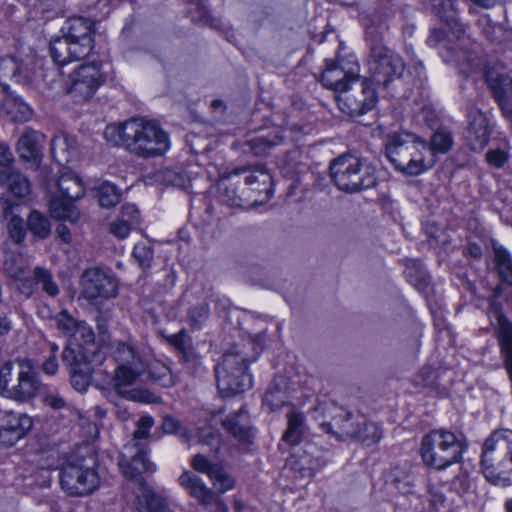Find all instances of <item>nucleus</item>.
<instances>
[{
    "mask_svg": "<svg viewBox=\"0 0 512 512\" xmlns=\"http://www.w3.org/2000/svg\"><path fill=\"white\" fill-rule=\"evenodd\" d=\"M509 456L512 463V430L495 431L486 439L482 452V472L484 477L495 485L505 486L510 480L503 470L497 471L498 466H505V457Z\"/></svg>",
    "mask_w": 512,
    "mask_h": 512,
    "instance_id": "8",
    "label": "nucleus"
},
{
    "mask_svg": "<svg viewBox=\"0 0 512 512\" xmlns=\"http://www.w3.org/2000/svg\"><path fill=\"white\" fill-rule=\"evenodd\" d=\"M26 75L22 68V64L12 56L0 58V85L6 96H10V87L7 81L21 83L25 81Z\"/></svg>",
    "mask_w": 512,
    "mask_h": 512,
    "instance_id": "29",
    "label": "nucleus"
},
{
    "mask_svg": "<svg viewBox=\"0 0 512 512\" xmlns=\"http://www.w3.org/2000/svg\"><path fill=\"white\" fill-rule=\"evenodd\" d=\"M15 363L18 366L17 382L13 384L11 390H8L9 398L20 403H26L42 393L45 385L41 382L30 359L18 358Z\"/></svg>",
    "mask_w": 512,
    "mask_h": 512,
    "instance_id": "12",
    "label": "nucleus"
},
{
    "mask_svg": "<svg viewBox=\"0 0 512 512\" xmlns=\"http://www.w3.org/2000/svg\"><path fill=\"white\" fill-rule=\"evenodd\" d=\"M303 422L304 419L300 413H289L288 425L282 441L291 446L299 444L303 434Z\"/></svg>",
    "mask_w": 512,
    "mask_h": 512,
    "instance_id": "41",
    "label": "nucleus"
},
{
    "mask_svg": "<svg viewBox=\"0 0 512 512\" xmlns=\"http://www.w3.org/2000/svg\"><path fill=\"white\" fill-rule=\"evenodd\" d=\"M248 362L250 360L236 346L223 354L215 374L218 390L224 397L242 393L252 386Z\"/></svg>",
    "mask_w": 512,
    "mask_h": 512,
    "instance_id": "6",
    "label": "nucleus"
},
{
    "mask_svg": "<svg viewBox=\"0 0 512 512\" xmlns=\"http://www.w3.org/2000/svg\"><path fill=\"white\" fill-rule=\"evenodd\" d=\"M183 368L191 375H200L204 371L201 358L195 352H186V355L179 358Z\"/></svg>",
    "mask_w": 512,
    "mask_h": 512,
    "instance_id": "51",
    "label": "nucleus"
},
{
    "mask_svg": "<svg viewBox=\"0 0 512 512\" xmlns=\"http://www.w3.org/2000/svg\"><path fill=\"white\" fill-rule=\"evenodd\" d=\"M358 75L352 71H346L338 60L329 61L321 74V83L327 89L336 93V96L351 88L352 79Z\"/></svg>",
    "mask_w": 512,
    "mask_h": 512,
    "instance_id": "23",
    "label": "nucleus"
},
{
    "mask_svg": "<svg viewBox=\"0 0 512 512\" xmlns=\"http://www.w3.org/2000/svg\"><path fill=\"white\" fill-rule=\"evenodd\" d=\"M466 448L462 434L434 429L422 437L420 455L427 467L441 471L460 463Z\"/></svg>",
    "mask_w": 512,
    "mask_h": 512,
    "instance_id": "3",
    "label": "nucleus"
},
{
    "mask_svg": "<svg viewBox=\"0 0 512 512\" xmlns=\"http://www.w3.org/2000/svg\"><path fill=\"white\" fill-rule=\"evenodd\" d=\"M330 177L335 186L346 193L370 189L377 183L376 172L370 165L352 154H342L329 165Z\"/></svg>",
    "mask_w": 512,
    "mask_h": 512,
    "instance_id": "5",
    "label": "nucleus"
},
{
    "mask_svg": "<svg viewBox=\"0 0 512 512\" xmlns=\"http://www.w3.org/2000/svg\"><path fill=\"white\" fill-rule=\"evenodd\" d=\"M307 156L298 149L289 151L282 165V172L285 176L294 179L308 170Z\"/></svg>",
    "mask_w": 512,
    "mask_h": 512,
    "instance_id": "33",
    "label": "nucleus"
},
{
    "mask_svg": "<svg viewBox=\"0 0 512 512\" xmlns=\"http://www.w3.org/2000/svg\"><path fill=\"white\" fill-rule=\"evenodd\" d=\"M128 224L135 226L139 223L140 212L135 204L127 203L121 207L120 215L118 217Z\"/></svg>",
    "mask_w": 512,
    "mask_h": 512,
    "instance_id": "61",
    "label": "nucleus"
},
{
    "mask_svg": "<svg viewBox=\"0 0 512 512\" xmlns=\"http://www.w3.org/2000/svg\"><path fill=\"white\" fill-rule=\"evenodd\" d=\"M218 199L221 203L231 208H245L251 206V203L238 194L237 188L226 181L218 183Z\"/></svg>",
    "mask_w": 512,
    "mask_h": 512,
    "instance_id": "36",
    "label": "nucleus"
},
{
    "mask_svg": "<svg viewBox=\"0 0 512 512\" xmlns=\"http://www.w3.org/2000/svg\"><path fill=\"white\" fill-rule=\"evenodd\" d=\"M383 436L381 427L376 423H366L359 420V433L353 438L360 440L363 444L370 446L378 443Z\"/></svg>",
    "mask_w": 512,
    "mask_h": 512,
    "instance_id": "46",
    "label": "nucleus"
},
{
    "mask_svg": "<svg viewBox=\"0 0 512 512\" xmlns=\"http://www.w3.org/2000/svg\"><path fill=\"white\" fill-rule=\"evenodd\" d=\"M210 479L220 486L221 492H225L234 486V479L220 465Z\"/></svg>",
    "mask_w": 512,
    "mask_h": 512,
    "instance_id": "59",
    "label": "nucleus"
},
{
    "mask_svg": "<svg viewBox=\"0 0 512 512\" xmlns=\"http://www.w3.org/2000/svg\"><path fill=\"white\" fill-rule=\"evenodd\" d=\"M494 253L501 280L508 285H512V259L510 254L504 248H495Z\"/></svg>",
    "mask_w": 512,
    "mask_h": 512,
    "instance_id": "45",
    "label": "nucleus"
},
{
    "mask_svg": "<svg viewBox=\"0 0 512 512\" xmlns=\"http://www.w3.org/2000/svg\"><path fill=\"white\" fill-rule=\"evenodd\" d=\"M13 363L5 362L0 368V393L9 398L8 390L13 387L12 383Z\"/></svg>",
    "mask_w": 512,
    "mask_h": 512,
    "instance_id": "56",
    "label": "nucleus"
},
{
    "mask_svg": "<svg viewBox=\"0 0 512 512\" xmlns=\"http://www.w3.org/2000/svg\"><path fill=\"white\" fill-rule=\"evenodd\" d=\"M32 418L24 413L5 411L0 420V446L10 447L31 430Z\"/></svg>",
    "mask_w": 512,
    "mask_h": 512,
    "instance_id": "17",
    "label": "nucleus"
},
{
    "mask_svg": "<svg viewBox=\"0 0 512 512\" xmlns=\"http://www.w3.org/2000/svg\"><path fill=\"white\" fill-rule=\"evenodd\" d=\"M311 413L319 428L338 441L352 439L359 433V417L334 402H319Z\"/></svg>",
    "mask_w": 512,
    "mask_h": 512,
    "instance_id": "7",
    "label": "nucleus"
},
{
    "mask_svg": "<svg viewBox=\"0 0 512 512\" xmlns=\"http://www.w3.org/2000/svg\"><path fill=\"white\" fill-rule=\"evenodd\" d=\"M223 428L236 440L250 443L254 436L248 412L242 406L237 412L231 413L222 421Z\"/></svg>",
    "mask_w": 512,
    "mask_h": 512,
    "instance_id": "25",
    "label": "nucleus"
},
{
    "mask_svg": "<svg viewBox=\"0 0 512 512\" xmlns=\"http://www.w3.org/2000/svg\"><path fill=\"white\" fill-rule=\"evenodd\" d=\"M158 179L166 186L184 188L189 181L187 175L180 167H165L158 171Z\"/></svg>",
    "mask_w": 512,
    "mask_h": 512,
    "instance_id": "44",
    "label": "nucleus"
},
{
    "mask_svg": "<svg viewBox=\"0 0 512 512\" xmlns=\"http://www.w3.org/2000/svg\"><path fill=\"white\" fill-rule=\"evenodd\" d=\"M43 397L42 402L54 409L61 410L67 406L66 399L57 389H49L45 386V389L42 391Z\"/></svg>",
    "mask_w": 512,
    "mask_h": 512,
    "instance_id": "52",
    "label": "nucleus"
},
{
    "mask_svg": "<svg viewBox=\"0 0 512 512\" xmlns=\"http://www.w3.org/2000/svg\"><path fill=\"white\" fill-rule=\"evenodd\" d=\"M3 268L10 278L22 282L23 292H26L28 295L31 293V284L28 272L21 257L13 254L6 256Z\"/></svg>",
    "mask_w": 512,
    "mask_h": 512,
    "instance_id": "32",
    "label": "nucleus"
},
{
    "mask_svg": "<svg viewBox=\"0 0 512 512\" xmlns=\"http://www.w3.org/2000/svg\"><path fill=\"white\" fill-rule=\"evenodd\" d=\"M61 488L70 496H85L99 485V476L95 469L77 463H67L60 468Z\"/></svg>",
    "mask_w": 512,
    "mask_h": 512,
    "instance_id": "11",
    "label": "nucleus"
},
{
    "mask_svg": "<svg viewBox=\"0 0 512 512\" xmlns=\"http://www.w3.org/2000/svg\"><path fill=\"white\" fill-rule=\"evenodd\" d=\"M469 125L465 138L472 151H481L489 142L490 129L488 119L479 110L472 111L469 115Z\"/></svg>",
    "mask_w": 512,
    "mask_h": 512,
    "instance_id": "24",
    "label": "nucleus"
},
{
    "mask_svg": "<svg viewBox=\"0 0 512 512\" xmlns=\"http://www.w3.org/2000/svg\"><path fill=\"white\" fill-rule=\"evenodd\" d=\"M94 22L83 17H71L61 28V36L50 42L51 57L63 66L87 57L93 48Z\"/></svg>",
    "mask_w": 512,
    "mask_h": 512,
    "instance_id": "2",
    "label": "nucleus"
},
{
    "mask_svg": "<svg viewBox=\"0 0 512 512\" xmlns=\"http://www.w3.org/2000/svg\"><path fill=\"white\" fill-rule=\"evenodd\" d=\"M55 323L65 335L73 336L79 321H76L67 310H63L55 317Z\"/></svg>",
    "mask_w": 512,
    "mask_h": 512,
    "instance_id": "53",
    "label": "nucleus"
},
{
    "mask_svg": "<svg viewBox=\"0 0 512 512\" xmlns=\"http://www.w3.org/2000/svg\"><path fill=\"white\" fill-rule=\"evenodd\" d=\"M199 441L217 452L220 449L221 436L214 432L212 428H204L200 432Z\"/></svg>",
    "mask_w": 512,
    "mask_h": 512,
    "instance_id": "58",
    "label": "nucleus"
},
{
    "mask_svg": "<svg viewBox=\"0 0 512 512\" xmlns=\"http://www.w3.org/2000/svg\"><path fill=\"white\" fill-rule=\"evenodd\" d=\"M143 367L117 366L114 375V388L118 395L133 401L150 402L152 394L146 390L130 389Z\"/></svg>",
    "mask_w": 512,
    "mask_h": 512,
    "instance_id": "20",
    "label": "nucleus"
},
{
    "mask_svg": "<svg viewBox=\"0 0 512 512\" xmlns=\"http://www.w3.org/2000/svg\"><path fill=\"white\" fill-rule=\"evenodd\" d=\"M74 140L64 135L56 136L51 141V152L54 159L61 165L70 162L74 154Z\"/></svg>",
    "mask_w": 512,
    "mask_h": 512,
    "instance_id": "37",
    "label": "nucleus"
},
{
    "mask_svg": "<svg viewBox=\"0 0 512 512\" xmlns=\"http://www.w3.org/2000/svg\"><path fill=\"white\" fill-rule=\"evenodd\" d=\"M416 142V134L408 131H399L388 134L385 139V155L395 169L402 172V166L408 159V153Z\"/></svg>",
    "mask_w": 512,
    "mask_h": 512,
    "instance_id": "19",
    "label": "nucleus"
},
{
    "mask_svg": "<svg viewBox=\"0 0 512 512\" xmlns=\"http://www.w3.org/2000/svg\"><path fill=\"white\" fill-rule=\"evenodd\" d=\"M209 306L201 303L189 309V318L195 325H201L209 317Z\"/></svg>",
    "mask_w": 512,
    "mask_h": 512,
    "instance_id": "62",
    "label": "nucleus"
},
{
    "mask_svg": "<svg viewBox=\"0 0 512 512\" xmlns=\"http://www.w3.org/2000/svg\"><path fill=\"white\" fill-rule=\"evenodd\" d=\"M456 1L457 0H425V3L432 13L459 35L463 33V29L457 17Z\"/></svg>",
    "mask_w": 512,
    "mask_h": 512,
    "instance_id": "27",
    "label": "nucleus"
},
{
    "mask_svg": "<svg viewBox=\"0 0 512 512\" xmlns=\"http://www.w3.org/2000/svg\"><path fill=\"white\" fill-rule=\"evenodd\" d=\"M153 426V418L150 416H142L137 422V429L133 433V438L129 443H137L142 446L139 441L148 438L149 431Z\"/></svg>",
    "mask_w": 512,
    "mask_h": 512,
    "instance_id": "55",
    "label": "nucleus"
},
{
    "mask_svg": "<svg viewBox=\"0 0 512 512\" xmlns=\"http://www.w3.org/2000/svg\"><path fill=\"white\" fill-rule=\"evenodd\" d=\"M44 140V134L32 129H26L17 142V152L20 158L25 161L39 162Z\"/></svg>",
    "mask_w": 512,
    "mask_h": 512,
    "instance_id": "26",
    "label": "nucleus"
},
{
    "mask_svg": "<svg viewBox=\"0 0 512 512\" xmlns=\"http://www.w3.org/2000/svg\"><path fill=\"white\" fill-rule=\"evenodd\" d=\"M453 145V137L451 133L445 129L437 130L433 133L429 147V156L435 157L437 153H447Z\"/></svg>",
    "mask_w": 512,
    "mask_h": 512,
    "instance_id": "43",
    "label": "nucleus"
},
{
    "mask_svg": "<svg viewBox=\"0 0 512 512\" xmlns=\"http://www.w3.org/2000/svg\"><path fill=\"white\" fill-rule=\"evenodd\" d=\"M34 279L37 284H40L42 290L49 296L55 297L59 294V287L53 280L52 274L49 270L42 267L34 269Z\"/></svg>",
    "mask_w": 512,
    "mask_h": 512,
    "instance_id": "47",
    "label": "nucleus"
},
{
    "mask_svg": "<svg viewBox=\"0 0 512 512\" xmlns=\"http://www.w3.org/2000/svg\"><path fill=\"white\" fill-rule=\"evenodd\" d=\"M407 158L401 172L406 176L421 175L435 164V158L429 156L428 142L418 135H416V142L413 143V148Z\"/></svg>",
    "mask_w": 512,
    "mask_h": 512,
    "instance_id": "21",
    "label": "nucleus"
},
{
    "mask_svg": "<svg viewBox=\"0 0 512 512\" xmlns=\"http://www.w3.org/2000/svg\"><path fill=\"white\" fill-rule=\"evenodd\" d=\"M132 257L137 262L138 266L143 270L146 271L151 268L153 258H154V251L152 246L147 245L145 243H137L134 245L133 251H132Z\"/></svg>",
    "mask_w": 512,
    "mask_h": 512,
    "instance_id": "48",
    "label": "nucleus"
},
{
    "mask_svg": "<svg viewBox=\"0 0 512 512\" xmlns=\"http://www.w3.org/2000/svg\"><path fill=\"white\" fill-rule=\"evenodd\" d=\"M190 464L195 471L206 474L209 477H212L219 466V464L211 462L206 456L200 453L192 457Z\"/></svg>",
    "mask_w": 512,
    "mask_h": 512,
    "instance_id": "54",
    "label": "nucleus"
},
{
    "mask_svg": "<svg viewBox=\"0 0 512 512\" xmlns=\"http://www.w3.org/2000/svg\"><path fill=\"white\" fill-rule=\"evenodd\" d=\"M14 162L13 153L8 144L0 142V172H8Z\"/></svg>",
    "mask_w": 512,
    "mask_h": 512,
    "instance_id": "63",
    "label": "nucleus"
},
{
    "mask_svg": "<svg viewBox=\"0 0 512 512\" xmlns=\"http://www.w3.org/2000/svg\"><path fill=\"white\" fill-rule=\"evenodd\" d=\"M485 78L502 116L512 127V78L494 69H487Z\"/></svg>",
    "mask_w": 512,
    "mask_h": 512,
    "instance_id": "16",
    "label": "nucleus"
},
{
    "mask_svg": "<svg viewBox=\"0 0 512 512\" xmlns=\"http://www.w3.org/2000/svg\"><path fill=\"white\" fill-rule=\"evenodd\" d=\"M282 378L274 379L269 385L264 397L263 404L268 406L271 411L278 410L287 401L286 393L283 389Z\"/></svg>",
    "mask_w": 512,
    "mask_h": 512,
    "instance_id": "38",
    "label": "nucleus"
},
{
    "mask_svg": "<svg viewBox=\"0 0 512 512\" xmlns=\"http://www.w3.org/2000/svg\"><path fill=\"white\" fill-rule=\"evenodd\" d=\"M132 227V225L128 224L124 220L117 218L110 224V232L114 236L124 239L129 235Z\"/></svg>",
    "mask_w": 512,
    "mask_h": 512,
    "instance_id": "64",
    "label": "nucleus"
},
{
    "mask_svg": "<svg viewBox=\"0 0 512 512\" xmlns=\"http://www.w3.org/2000/svg\"><path fill=\"white\" fill-rule=\"evenodd\" d=\"M81 294L87 300L114 298L118 292L117 281L104 270L93 267L86 269L81 277Z\"/></svg>",
    "mask_w": 512,
    "mask_h": 512,
    "instance_id": "14",
    "label": "nucleus"
},
{
    "mask_svg": "<svg viewBox=\"0 0 512 512\" xmlns=\"http://www.w3.org/2000/svg\"><path fill=\"white\" fill-rule=\"evenodd\" d=\"M428 501L430 508L435 512H447L449 510V504L443 491L434 486H428Z\"/></svg>",
    "mask_w": 512,
    "mask_h": 512,
    "instance_id": "49",
    "label": "nucleus"
},
{
    "mask_svg": "<svg viewBox=\"0 0 512 512\" xmlns=\"http://www.w3.org/2000/svg\"><path fill=\"white\" fill-rule=\"evenodd\" d=\"M391 485L402 494L410 493L412 488L410 477L399 470H395Z\"/></svg>",
    "mask_w": 512,
    "mask_h": 512,
    "instance_id": "60",
    "label": "nucleus"
},
{
    "mask_svg": "<svg viewBox=\"0 0 512 512\" xmlns=\"http://www.w3.org/2000/svg\"><path fill=\"white\" fill-rule=\"evenodd\" d=\"M63 362L70 368V371L92 377L96 366L101 365L104 354L100 350L83 349L81 346L76 349L66 346L62 352Z\"/></svg>",
    "mask_w": 512,
    "mask_h": 512,
    "instance_id": "18",
    "label": "nucleus"
},
{
    "mask_svg": "<svg viewBox=\"0 0 512 512\" xmlns=\"http://www.w3.org/2000/svg\"><path fill=\"white\" fill-rule=\"evenodd\" d=\"M112 355L118 366L143 367L140 355L130 344L117 342Z\"/></svg>",
    "mask_w": 512,
    "mask_h": 512,
    "instance_id": "35",
    "label": "nucleus"
},
{
    "mask_svg": "<svg viewBox=\"0 0 512 512\" xmlns=\"http://www.w3.org/2000/svg\"><path fill=\"white\" fill-rule=\"evenodd\" d=\"M104 137L112 145L144 159L163 156L170 148L168 133L156 122L140 118L108 125Z\"/></svg>",
    "mask_w": 512,
    "mask_h": 512,
    "instance_id": "1",
    "label": "nucleus"
},
{
    "mask_svg": "<svg viewBox=\"0 0 512 512\" xmlns=\"http://www.w3.org/2000/svg\"><path fill=\"white\" fill-rule=\"evenodd\" d=\"M27 229L37 238L46 239L51 233V224L47 216L33 210L27 219Z\"/></svg>",
    "mask_w": 512,
    "mask_h": 512,
    "instance_id": "40",
    "label": "nucleus"
},
{
    "mask_svg": "<svg viewBox=\"0 0 512 512\" xmlns=\"http://www.w3.org/2000/svg\"><path fill=\"white\" fill-rule=\"evenodd\" d=\"M104 81L98 65L84 64L71 75V84L67 93L77 103L86 102L94 96Z\"/></svg>",
    "mask_w": 512,
    "mask_h": 512,
    "instance_id": "13",
    "label": "nucleus"
},
{
    "mask_svg": "<svg viewBox=\"0 0 512 512\" xmlns=\"http://www.w3.org/2000/svg\"><path fill=\"white\" fill-rule=\"evenodd\" d=\"M386 29L384 25H369L365 33L370 51L367 61L370 75L376 84L383 86L400 78L405 68L402 58L383 42Z\"/></svg>",
    "mask_w": 512,
    "mask_h": 512,
    "instance_id": "4",
    "label": "nucleus"
},
{
    "mask_svg": "<svg viewBox=\"0 0 512 512\" xmlns=\"http://www.w3.org/2000/svg\"><path fill=\"white\" fill-rule=\"evenodd\" d=\"M96 194L99 204L103 208L114 207L121 199V190L110 182H102L96 188Z\"/></svg>",
    "mask_w": 512,
    "mask_h": 512,
    "instance_id": "42",
    "label": "nucleus"
},
{
    "mask_svg": "<svg viewBox=\"0 0 512 512\" xmlns=\"http://www.w3.org/2000/svg\"><path fill=\"white\" fill-rule=\"evenodd\" d=\"M0 204L3 211V216L5 218L10 216L7 229L11 239L15 243H21L24 240L26 236V230L28 229L27 224L25 225L23 219L20 216L14 214V210L17 209L19 205L3 198L0 200Z\"/></svg>",
    "mask_w": 512,
    "mask_h": 512,
    "instance_id": "30",
    "label": "nucleus"
},
{
    "mask_svg": "<svg viewBox=\"0 0 512 512\" xmlns=\"http://www.w3.org/2000/svg\"><path fill=\"white\" fill-rule=\"evenodd\" d=\"M118 465L122 474L132 480L136 487L139 486V480H144V473L154 470L145 448L137 443H127L124 446Z\"/></svg>",
    "mask_w": 512,
    "mask_h": 512,
    "instance_id": "15",
    "label": "nucleus"
},
{
    "mask_svg": "<svg viewBox=\"0 0 512 512\" xmlns=\"http://www.w3.org/2000/svg\"><path fill=\"white\" fill-rule=\"evenodd\" d=\"M508 159V152L502 148L490 149L486 153L487 163L495 168H502L507 163Z\"/></svg>",
    "mask_w": 512,
    "mask_h": 512,
    "instance_id": "57",
    "label": "nucleus"
},
{
    "mask_svg": "<svg viewBox=\"0 0 512 512\" xmlns=\"http://www.w3.org/2000/svg\"><path fill=\"white\" fill-rule=\"evenodd\" d=\"M178 481L188 494L195 498L205 509L208 506H213L212 512H216V503H223L221 500L215 498L214 492L208 488L202 479L194 472L184 471Z\"/></svg>",
    "mask_w": 512,
    "mask_h": 512,
    "instance_id": "22",
    "label": "nucleus"
},
{
    "mask_svg": "<svg viewBox=\"0 0 512 512\" xmlns=\"http://www.w3.org/2000/svg\"><path fill=\"white\" fill-rule=\"evenodd\" d=\"M140 512H169L165 500L156 494L145 482L139 480V486L135 490Z\"/></svg>",
    "mask_w": 512,
    "mask_h": 512,
    "instance_id": "28",
    "label": "nucleus"
},
{
    "mask_svg": "<svg viewBox=\"0 0 512 512\" xmlns=\"http://www.w3.org/2000/svg\"><path fill=\"white\" fill-rule=\"evenodd\" d=\"M169 343L177 350L179 358L186 355V352L193 351L191 339L185 330H181L168 338Z\"/></svg>",
    "mask_w": 512,
    "mask_h": 512,
    "instance_id": "50",
    "label": "nucleus"
},
{
    "mask_svg": "<svg viewBox=\"0 0 512 512\" xmlns=\"http://www.w3.org/2000/svg\"><path fill=\"white\" fill-rule=\"evenodd\" d=\"M284 137L279 130H274L265 135L254 136L246 142L248 150L255 156H265L275 146L280 145Z\"/></svg>",
    "mask_w": 512,
    "mask_h": 512,
    "instance_id": "31",
    "label": "nucleus"
},
{
    "mask_svg": "<svg viewBox=\"0 0 512 512\" xmlns=\"http://www.w3.org/2000/svg\"><path fill=\"white\" fill-rule=\"evenodd\" d=\"M235 175L247 174L244 178L245 184L248 186L256 183L267 186L271 183L272 177L263 165L253 167H239L234 171Z\"/></svg>",
    "mask_w": 512,
    "mask_h": 512,
    "instance_id": "39",
    "label": "nucleus"
},
{
    "mask_svg": "<svg viewBox=\"0 0 512 512\" xmlns=\"http://www.w3.org/2000/svg\"><path fill=\"white\" fill-rule=\"evenodd\" d=\"M339 109L351 117L361 116L372 110L377 102V96L370 81L357 76L352 79L351 88L336 96Z\"/></svg>",
    "mask_w": 512,
    "mask_h": 512,
    "instance_id": "10",
    "label": "nucleus"
},
{
    "mask_svg": "<svg viewBox=\"0 0 512 512\" xmlns=\"http://www.w3.org/2000/svg\"><path fill=\"white\" fill-rule=\"evenodd\" d=\"M57 186L60 195L53 197L50 201L51 215L56 219L74 223L80 217V212L74 203L85 194L82 180L72 172H64L59 176Z\"/></svg>",
    "mask_w": 512,
    "mask_h": 512,
    "instance_id": "9",
    "label": "nucleus"
},
{
    "mask_svg": "<svg viewBox=\"0 0 512 512\" xmlns=\"http://www.w3.org/2000/svg\"><path fill=\"white\" fill-rule=\"evenodd\" d=\"M0 184H7L9 190L17 197H25L31 191L28 178L19 172H0Z\"/></svg>",
    "mask_w": 512,
    "mask_h": 512,
    "instance_id": "34",
    "label": "nucleus"
}]
</instances>
